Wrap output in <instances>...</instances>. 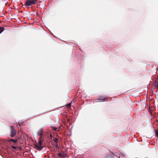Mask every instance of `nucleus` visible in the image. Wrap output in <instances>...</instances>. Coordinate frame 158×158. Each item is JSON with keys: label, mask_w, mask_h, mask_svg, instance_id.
I'll list each match as a JSON object with an SVG mask.
<instances>
[{"label": "nucleus", "mask_w": 158, "mask_h": 158, "mask_svg": "<svg viewBox=\"0 0 158 158\" xmlns=\"http://www.w3.org/2000/svg\"><path fill=\"white\" fill-rule=\"evenodd\" d=\"M44 140V139L41 137H40L39 138L38 143L36 141L35 143H34V146L35 148L39 151H41L44 147H45V145L43 143Z\"/></svg>", "instance_id": "obj_1"}, {"label": "nucleus", "mask_w": 158, "mask_h": 158, "mask_svg": "<svg viewBox=\"0 0 158 158\" xmlns=\"http://www.w3.org/2000/svg\"><path fill=\"white\" fill-rule=\"evenodd\" d=\"M10 136L11 137H14L16 135V131L15 129V126L11 125L10 126Z\"/></svg>", "instance_id": "obj_2"}, {"label": "nucleus", "mask_w": 158, "mask_h": 158, "mask_svg": "<svg viewBox=\"0 0 158 158\" xmlns=\"http://www.w3.org/2000/svg\"><path fill=\"white\" fill-rule=\"evenodd\" d=\"M37 4L36 0H27L25 2L26 6H31L32 5H36Z\"/></svg>", "instance_id": "obj_3"}, {"label": "nucleus", "mask_w": 158, "mask_h": 158, "mask_svg": "<svg viewBox=\"0 0 158 158\" xmlns=\"http://www.w3.org/2000/svg\"><path fill=\"white\" fill-rule=\"evenodd\" d=\"M118 155H117V154H116V156H117V157H118L119 158H125V156L122 153H118L117 154Z\"/></svg>", "instance_id": "obj_4"}, {"label": "nucleus", "mask_w": 158, "mask_h": 158, "mask_svg": "<svg viewBox=\"0 0 158 158\" xmlns=\"http://www.w3.org/2000/svg\"><path fill=\"white\" fill-rule=\"evenodd\" d=\"M43 130L42 129H40L37 132L38 135L42 136L43 135Z\"/></svg>", "instance_id": "obj_5"}, {"label": "nucleus", "mask_w": 158, "mask_h": 158, "mask_svg": "<svg viewBox=\"0 0 158 158\" xmlns=\"http://www.w3.org/2000/svg\"><path fill=\"white\" fill-rule=\"evenodd\" d=\"M115 156H116V154L114 155V154H111L109 156L105 157L104 158H114Z\"/></svg>", "instance_id": "obj_6"}, {"label": "nucleus", "mask_w": 158, "mask_h": 158, "mask_svg": "<svg viewBox=\"0 0 158 158\" xmlns=\"http://www.w3.org/2000/svg\"><path fill=\"white\" fill-rule=\"evenodd\" d=\"M9 141L10 142L12 141L14 143H16L17 142L18 139H9Z\"/></svg>", "instance_id": "obj_7"}, {"label": "nucleus", "mask_w": 158, "mask_h": 158, "mask_svg": "<svg viewBox=\"0 0 158 158\" xmlns=\"http://www.w3.org/2000/svg\"><path fill=\"white\" fill-rule=\"evenodd\" d=\"M106 98H99V99H98L97 100H98V101H97V102H105V100H106Z\"/></svg>", "instance_id": "obj_8"}, {"label": "nucleus", "mask_w": 158, "mask_h": 158, "mask_svg": "<svg viewBox=\"0 0 158 158\" xmlns=\"http://www.w3.org/2000/svg\"><path fill=\"white\" fill-rule=\"evenodd\" d=\"M4 30V28L3 27H0V34Z\"/></svg>", "instance_id": "obj_9"}, {"label": "nucleus", "mask_w": 158, "mask_h": 158, "mask_svg": "<svg viewBox=\"0 0 158 158\" xmlns=\"http://www.w3.org/2000/svg\"><path fill=\"white\" fill-rule=\"evenodd\" d=\"M154 86L155 87H157V88H158V82H157V81H155Z\"/></svg>", "instance_id": "obj_10"}, {"label": "nucleus", "mask_w": 158, "mask_h": 158, "mask_svg": "<svg viewBox=\"0 0 158 158\" xmlns=\"http://www.w3.org/2000/svg\"><path fill=\"white\" fill-rule=\"evenodd\" d=\"M155 132V136H158V130H154Z\"/></svg>", "instance_id": "obj_11"}, {"label": "nucleus", "mask_w": 158, "mask_h": 158, "mask_svg": "<svg viewBox=\"0 0 158 158\" xmlns=\"http://www.w3.org/2000/svg\"><path fill=\"white\" fill-rule=\"evenodd\" d=\"M71 103H72V102H71V103H70L68 104L67 105V107L68 108H69L70 107H71Z\"/></svg>", "instance_id": "obj_12"}, {"label": "nucleus", "mask_w": 158, "mask_h": 158, "mask_svg": "<svg viewBox=\"0 0 158 158\" xmlns=\"http://www.w3.org/2000/svg\"><path fill=\"white\" fill-rule=\"evenodd\" d=\"M11 147L15 149H17V147L15 145L12 146Z\"/></svg>", "instance_id": "obj_13"}, {"label": "nucleus", "mask_w": 158, "mask_h": 158, "mask_svg": "<svg viewBox=\"0 0 158 158\" xmlns=\"http://www.w3.org/2000/svg\"><path fill=\"white\" fill-rule=\"evenodd\" d=\"M52 128V129L55 131H56L57 129V128L55 127H53Z\"/></svg>", "instance_id": "obj_14"}, {"label": "nucleus", "mask_w": 158, "mask_h": 158, "mask_svg": "<svg viewBox=\"0 0 158 158\" xmlns=\"http://www.w3.org/2000/svg\"><path fill=\"white\" fill-rule=\"evenodd\" d=\"M58 139L57 138L55 139L54 141L56 143H58Z\"/></svg>", "instance_id": "obj_15"}, {"label": "nucleus", "mask_w": 158, "mask_h": 158, "mask_svg": "<svg viewBox=\"0 0 158 158\" xmlns=\"http://www.w3.org/2000/svg\"><path fill=\"white\" fill-rule=\"evenodd\" d=\"M58 155L60 157L62 156V154L61 152H60L58 154Z\"/></svg>", "instance_id": "obj_16"}, {"label": "nucleus", "mask_w": 158, "mask_h": 158, "mask_svg": "<svg viewBox=\"0 0 158 158\" xmlns=\"http://www.w3.org/2000/svg\"><path fill=\"white\" fill-rule=\"evenodd\" d=\"M18 148L19 150H21L22 149V148L20 146L17 147V148Z\"/></svg>", "instance_id": "obj_17"}, {"label": "nucleus", "mask_w": 158, "mask_h": 158, "mask_svg": "<svg viewBox=\"0 0 158 158\" xmlns=\"http://www.w3.org/2000/svg\"><path fill=\"white\" fill-rule=\"evenodd\" d=\"M52 137H52V135H50V138L51 139H52Z\"/></svg>", "instance_id": "obj_18"}, {"label": "nucleus", "mask_w": 158, "mask_h": 158, "mask_svg": "<svg viewBox=\"0 0 158 158\" xmlns=\"http://www.w3.org/2000/svg\"><path fill=\"white\" fill-rule=\"evenodd\" d=\"M56 148H58V143H56Z\"/></svg>", "instance_id": "obj_19"}, {"label": "nucleus", "mask_w": 158, "mask_h": 158, "mask_svg": "<svg viewBox=\"0 0 158 158\" xmlns=\"http://www.w3.org/2000/svg\"><path fill=\"white\" fill-rule=\"evenodd\" d=\"M16 126L18 127H19V126H20V125H17Z\"/></svg>", "instance_id": "obj_20"}, {"label": "nucleus", "mask_w": 158, "mask_h": 158, "mask_svg": "<svg viewBox=\"0 0 158 158\" xmlns=\"http://www.w3.org/2000/svg\"><path fill=\"white\" fill-rule=\"evenodd\" d=\"M157 82H158V80L157 81Z\"/></svg>", "instance_id": "obj_21"}]
</instances>
